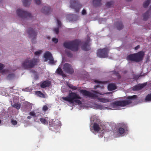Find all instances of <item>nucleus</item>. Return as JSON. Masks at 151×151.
<instances>
[{"label": "nucleus", "instance_id": "2", "mask_svg": "<svg viewBox=\"0 0 151 151\" xmlns=\"http://www.w3.org/2000/svg\"><path fill=\"white\" fill-rule=\"evenodd\" d=\"M137 96L136 95H134L131 96H128L126 99L128 100H124L123 101H115L113 102L112 105L113 106H120L124 107L132 103V100L136 99Z\"/></svg>", "mask_w": 151, "mask_h": 151}, {"label": "nucleus", "instance_id": "38", "mask_svg": "<svg viewBox=\"0 0 151 151\" xmlns=\"http://www.w3.org/2000/svg\"><path fill=\"white\" fill-rule=\"evenodd\" d=\"M29 114L33 116H36L35 113L34 111H32L29 113Z\"/></svg>", "mask_w": 151, "mask_h": 151}, {"label": "nucleus", "instance_id": "11", "mask_svg": "<svg viewBox=\"0 0 151 151\" xmlns=\"http://www.w3.org/2000/svg\"><path fill=\"white\" fill-rule=\"evenodd\" d=\"M120 126L118 130L119 134H124L125 131H127L128 127L127 124L122 123L120 124Z\"/></svg>", "mask_w": 151, "mask_h": 151}, {"label": "nucleus", "instance_id": "4", "mask_svg": "<svg viewBox=\"0 0 151 151\" xmlns=\"http://www.w3.org/2000/svg\"><path fill=\"white\" fill-rule=\"evenodd\" d=\"M62 99L72 104L74 102V101L76 99H81L82 98L76 93L71 91L69 92L68 96L63 97Z\"/></svg>", "mask_w": 151, "mask_h": 151}, {"label": "nucleus", "instance_id": "37", "mask_svg": "<svg viewBox=\"0 0 151 151\" xmlns=\"http://www.w3.org/2000/svg\"><path fill=\"white\" fill-rule=\"evenodd\" d=\"M52 41L53 42L56 44L58 42V39L56 38H53L52 39Z\"/></svg>", "mask_w": 151, "mask_h": 151}, {"label": "nucleus", "instance_id": "29", "mask_svg": "<svg viewBox=\"0 0 151 151\" xmlns=\"http://www.w3.org/2000/svg\"><path fill=\"white\" fill-rule=\"evenodd\" d=\"M145 101H151V93L148 94L145 99Z\"/></svg>", "mask_w": 151, "mask_h": 151}, {"label": "nucleus", "instance_id": "14", "mask_svg": "<svg viewBox=\"0 0 151 151\" xmlns=\"http://www.w3.org/2000/svg\"><path fill=\"white\" fill-rule=\"evenodd\" d=\"M51 84V82L49 81H45L40 83V87L42 88L49 87Z\"/></svg>", "mask_w": 151, "mask_h": 151}, {"label": "nucleus", "instance_id": "44", "mask_svg": "<svg viewBox=\"0 0 151 151\" xmlns=\"http://www.w3.org/2000/svg\"><path fill=\"white\" fill-rule=\"evenodd\" d=\"M48 107L46 105L44 106L43 107V110L44 111H45L48 110Z\"/></svg>", "mask_w": 151, "mask_h": 151}, {"label": "nucleus", "instance_id": "33", "mask_svg": "<svg viewBox=\"0 0 151 151\" xmlns=\"http://www.w3.org/2000/svg\"><path fill=\"white\" fill-rule=\"evenodd\" d=\"M113 4V2L111 1L107 2L106 4V6L107 7H110Z\"/></svg>", "mask_w": 151, "mask_h": 151}, {"label": "nucleus", "instance_id": "57", "mask_svg": "<svg viewBox=\"0 0 151 151\" xmlns=\"http://www.w3.org/2000/svg\"><path fill=\"white\" fill-rule=\"evenodd\" d=\"M139 76H137V78H139Z\"/></svg>", "mask_w": 151, "mask_h": 151}, {"label": "nucleus", "instance_id": "35", "mask_svg": "<svg viewBox=\"0 0 151 151\" xmlns=\"http://www.w3.org/2000/svg\"><path fill=\"white\" fill-rule=\"evenodd\" d=\"M94 82L98 84H104L105 83V81H101L97 80H94Z\"/></svg>", "mask_w": 151, "mask_h": 151}, {"label": "nucleus", "instance_id": "20", "mask_svg": "<svg viewBox=\"0 0 151 151\" xmlns=\"http://www.w3.org/2000/svg\"><path fill=\"white\" fill-rule=\"evenodd\" d=\"M117 29L120 30L123 28V25L121 22L116 23L115 24Z\"/></svg>", "mask_w": 151, "mask_h": 151}, {"label": "nucleus", "instance_id": "31", "mask_svg": "<svg viewBox=\"0 0 151 151\" xmlns=\"http://www.w3.org/2000/svg\"><path fill=\"white\" fill-rule=\"evenodd\" d=\"M48 60H49L50 63L52 64H54L57 62V61H55L54 60L53 57H51V58Z\"/></svg>", "mask_w": 151, "mask_h": 151}, {"label": "nucleus", "instance_id": "41", "mask_svg": "<svg viewBox=\"0 0 151 151\" xmlns=\"http://www.w3.org/2000/svg\"><path fill=\"white\" fill-rule=\"evenodd\" d=\"M11 122L12 124L13 125H15L17 124V122L14 120H12L11 121Z\"/></svg>", "mask_w": 151, "mask_h": 151}, {"label": "nucleus", "instance_id": "9", "mask_svg": "<svg viewBox=\"0 0 151 151\" xmlns=\"http://www.w3.org/2000/svg\"><path fill=\"white\" fill-rule=\"evenodd\" d=\"M63 69L65 72L70 74H72L74 72V70L72 65L68 63L64 64Z\"/></svg>", "mask_w": 151, "mask_h": 151}, {"label": "nucleus", "instance_id": "51", "mask_svg": "<svg viewBox=\"0 0 151 151\" xmlns=\"http://www.w3.org/2000/svg\"><path fill=\"white\" fill-rule=\"evenodd\" d=\"M139 47H140V46L139 45H138L136 47H135V50H137L138 48H139Z\"/></svg>", "mask_w": 151, "mask_h": 151}, {"label": "nucleus", "instance_id": "55", "mask_svg": "<svg viewBox=\"0 0 151 151\" xmlns=\"http://www.w3.org/2000/svg\"><path fill=\"white\" fill-rule=\"evenodd\" d=\"M13 87H12L11 88V89H13Z\"/></svg>", "mask_w": 151, "mask_h": 151}, {"label": "nucleus", "instance_id": "17", "mask_svg": "<svg viewBox=\"0 0 151 151\" xmlns=\"http://www.w3.org/2000/svg\"><path fill=\"white\" fill-rule=\"evenodd\" d=\"M144 86V84H138L134 86L133 89L134 91H138L142 88Z\"/></svg>", "mask_w": 151, "mask_h": 151}, {"label": "nucleus", "instance_id": "48", "mask_svg": "<svg viewBox=\"0 0 151 151\" xmlns=\"http://www.w3.org/2000/svg\"><path fill=\"white\" fill-rule=\"evenodd\" d=\"M86 10L84 9H83L82 12V14L83 15L86 14Z\"/></svg>", "mask_w": 151, "mask_h": 151}, {"label": "nucleus", "instance_id": "19", "mask_svg": "<svg viewBox=\"0 0 151 151\" xmlns=\"http://www.w3.org/2000/svg\"><path fill=\"white\" fill-rule=\"evenodd\" d=\"M52 57V54L49 51H47L44 54V57L47 60H48Z\"/></svg>", "mask_w": 151, "mask_h": 151}, {"label": "nucleus", "instance_id": "23", "mask_svg": "<svg viewBox=\"0 0 151 151\" xmlns=\"http://www.w3.org/2000/svg\"><path fill=\"white\" fill-rule=\"evenodd\" d=\"M56 72L58 74L61 75L63 77L66 76L65 75L63 71L60 67L58 68Z\"/></svg>", "mask_w": 151, "mask_h": 151}, {"label": "nucleus", "instance_id": "45", "mask_svg": "<svg viewBox=\"0 0 151 151\" xmlns=\"http://www.w3.org/2000/svg\"><path fill=\"white\" fill-rule=\"evenodd\" d=\"M148 15H146V14L143 15V19L144 20L146 21L148 18Z\"/></svg>", "mask_w": 151, "mask_h": 151}, {"label": "nucleus", "instance_id": "36", "mask_svg": "<svg viewBox=\"0 0 151 151\" xmlns=\"http://www.w3.org/2000/svg\"><path fill=\"white\" fill-rule=\"evenodd\" d=\"M74 102L78 104V105H81L82 104L81 101L78 99H76L74 101Z\"/></svg>", "mask_w": 151, "mask_h": 151}, {"label": "nucleus", "instance_id": "10", "mask_svg": "<svg viewBox=\"0 0 151 151\" xmlns=\"http://www.w3.org/2000/svg\"><path fill=\"white\" fill-rule=\"evenodd\" d=\"M27 33L29 34V37L32 38L31 41L33 42V40L36 39V38L37 32L33 29L29 28L28 30Z\"/></svg>", "mask_w": 151, "mask_h": 151}, {"label": "nucleus", "instance_id": "30", "mask_svg": "<svg viewBox=\"0 0 151 151\" xmlns=\"http://www.w3.org/2000/svg\"><path fill=\"white\" fill-rule=\"evenodd\" d=\"M67 85L69 88L73 90H76L77 89V87L76 86H74L71 84H67Z\"/></svg>", "mask_w": 151, "mask_h": 151}, {"label": "nucleus", "instance_id": "12", "mask_svg": "<svg viewBox=\"0 0 151 151\" xmlns=\"http://www.w3.org/2000/svg\"><path fill=\"white\" fill-rule=\"evenodd\" d=\"M135 62H138L142 60L145 55L143 52L140 51L137 53H134Z\"/></svg>", "mask_w": 151, "mask_h": 151}, {"label": "nucleus", "instance_id": "21", "mask_svg": "<svg viewBox=\"0 0 151 151\" xmlns=\"http://www.w3.org/2000/svg\"><path fill=\"white\" fill-rule=\"evenodd\" d=\"M127 59L128 60H131L135 62L134 54H130L128 55L127 57Z\"/></svg>", "mask_w": 151, "mask_h": 151}, {"label": "nucleus", "instance_id": "34", "mask_svg": "<svg viewBox=\"0 0 151 151\" xmlns=\"http://www.w3.org/2000/svg\"><path fill=\"white\" fill-rule=\"evenodd\" d=\"M114 74L117 77L118 79H119L121 78V76L118 72L114 71Z\"/></svg>", "mask_w": 151, "mask_h": 151}, {"label": "nucleus", "instance_id": "18", "mask_svg": "<svg viewBox=\"0 0 151 151\" xmlns=\"http://www.w3.org/2000/svg\"><path fill=\"white\" fill-rule=\"evenodd\" d=\"M116 88V86L114 83H110L108 86V89L109 91H112Z\"/></svg>", "mask_w": 151, "mask_h": 151}, {"label": "nucleus", "instance_id": "47", "mask_svg": "<svg viewBox=\"0 0 151 151\" xmlns=\"http://www.w3.org/2000/svg\"><path fill=\"white\" fill-rule=\"evenodd\" d=\"M95 88H97L100 87H101V88H104V86L103 85H102L101 86H100L99 84H98V85H97L96 86H95Z\"/></svg>", "mask_w": 151, "mask_h": 151}, {"label": "nucleus", "instance_id": "26", "mask_svg": "<svg viewBox=\"0 0 151 151\" xmlns=\"http://www.w3.org/2000/svg\"><path fill=\"white\" fill-rule=\"evenodd\" d=\"M101 0H93V3L96 6H100L101 4Z\"/></svg>", "mask_w": 151, "mask_h": 151}, {"label": "nucleus", "instance_id": "56", "mask_svg": "<svg viewBox=\"0 0 151 151\" xmlns=\"http://www.w3.org/2000/svg\"><path fill=\"white\" fill-rule=\"evenodd\" d=\"M1 123V120H0V124Z\"/></svg>", "mask_w": 151, "mask_h": 151}, {"label": "nucleus", "instance_id": "22", "mask_svg": "<svg viewBox=\"0 0 151 151\" xmlns=\"http://www.w3.org/2000/svg\"><path fill=\"white\" fill-rule=\"evenodd\" d=\"M23 5L25 6H29L31 2V0H22Z\"/></svg>", "mask_w": 151, "mask_h": 151}, {"label": "nucleus", "instance_id": "24", "mask_svg": "<svg viewBox=\"0 0 151 151\" xmlns=\"http://www.w3.org/2000/svg\"><path fill=\"white\" fill-rule=\"evenodd\" d=\"M35 93L40 97L43 98L45 97V95L40 91H35Z\"/></svg>", "mask_w": 151, "mask_h": 151}, {"label": "nucleus", "instance_id": "8", "mask_svg": "<svg viewBox=\"0 0 151 151\" xmlns=\"http://www.w3.org/2000/svg\"><path fill=\"white\" fill-rule=\"evenodd\" d=\"M70 7L75 9L76 12H78L82 6L78 0H70Z\"/></svg>", "mask_w": 151, "mask_h": 151}, {"label": "nucleus", "instance_id": "53", "mask_svg": "<svg viewBox=\"0 0 151 151\" xmlns=\"http://www.w3.org/2000/svg\"><path fill=\"white\" fill-rule=\"evenodd\" d=\"M47 39H50V37H49V36L47 37Z\"/></svg>", "mask_w": 151, "mask_h": 151}, {"label": "nucleus", "instance_id": "40", "mask_svg": "<svg viewBox=\"0 0 151 151\" xmlns=\"http://www.w3.org/2000/svg\"><path fill=\"white\" fill-rule=\"evenodd\" d=\"M54 31L57 34H58L59 32V27L55 28Z\"/></svg>", "mask_w": 151, "mask_h": 151}, {"label": "nucleus", "instance_id": "13", "mask_svg": "<svg viewBox=\"0 0 151 151\" xmlns=\"http://www.w3.org/2000/svg\"><path fill=\"white\" fill-rule=\"evenodd\" d=\"M89 40H88L85 42L83 43L81 47L83 50L84 51H88L90 50V47L89 45Z\"/></svg>", "mask_w": 151, "mask_h": 151}, {"label": "nucleus", "instance_id": "52", "mask_svg": "<svg viewBox=\"0 0 151 151\" xmlns=\"http://www.w3.org/2000/svg\"><path fill=\"white\" fill-rule=\"evenodd\" d=\"M31 117L30 116H28L27 117V118L28 119H31Z\"/></svg>", "mask_w": 151, "mask_h": 151}, {"label": "nucleus", "instance_id": "28", "mask_svg": "<svg viewBox=\"0 0 151 151\" xmlns=\"http://www.w3.org/2000/svg\"><path fill=\"white\" fill-rule=\"evenodd\" d=\"M40 121L43 124H48V122L46 119L43 118H41L40 119Z\"/></svg>", "mask_w": 151, "mask_h": 151}, {"label": "nucleus", "instance_id": "32", "mask_svg": "<svg viewBox=\"0 0 151 151\" xmlns=\"http://www.w3.org/2000/svg\"><path fill=\"white\" fill-rule=\"evenodd\" d=\"M12 106L18 110L20 108L21 105L20 104H14Z\"/></svg>", "mask_w": 151, "mask_h": 151}, {"label": "nucleus", "instance_id": "5", "mask_svg": "<svg viewBox=\"0 0 151 151\" xmlns=\"http://www.w3.org/2000/svg\"><path fill=\"white\" fill-rule=\"evenodd\" d=\"M93 93L89 92L88 97H91L93 99H97L99 101L104 103L109 102L110 101L109 99L108 98H104L99 97V96L100 95H102L96 91H93Z\"/></svg>", "mask_w": 151, "mask_h": 151}, {"label": "nucleus", "instance_id": "49", "mask_svg": "<svg viewBox=\"0 0 151 151\" xmlns=\"http://www.w3.org/2000/svg\"><path fill=\"white\" fill-rule=\"evenodd\" d=\"M14 74H9L8 76V78H10L11 77H14Z\"/></svg>", "mask_w": 151, "mask_h": 151}, {"label": "nucleus", "instance_id": "25", "mask_svg": "<svg viewBox=\"0 0 151 151\" xmlns=\"http://www.w3.org/2000/svg\"><path fill=\"white\" fill-rule=\"evenodd\" d=\"M79 91L80 93H82L83 95L88 96L89 93V91L83 89L80 90Z\"/></svg>", "mask_w": 151, "mask_h": 151}, {"label": "nucleus", "instance_id": "43", "mask_svg": "<svg viewBox=\"0 0 151 151\" xmlns=\"http://www.w3.org/2000/svg\"><path fill=\"white\" fill-rule=\"evenodd\" d=\"M41 51L40 50L38 51H36L35 53V54L36 55H39L41 53Z\"/></svg>", "mask_w": 151, "mask_h": 151}, {"label": "nucleus", "instance_id": "27", "mask_svg": "<svg viewBox=\"0 0 151 151\" xmlns=\"http://www.w3.org/2000/svg\"><path fill=\"white\" fill-rule=\"evenodd\" d=\"M150 2V0H147L145 1L143 4V7L145 8H147Z\"/></svg>", "mask_w": 151, "mask_h": 151}, {"label": "nucleus", "instance_id": "16", "mask_svg": "<svg viewBox=\"0 0 151 151\" xmlns=\"http://www.w3.org/2000/svg\"><path fill=\"white\" fill-rule=\"evenodd\" d=\"M93 128L95 132H98L101 129L99 127V123L94 122L93 125Z\"/></svg>", "mask_w": 151, "mask_h": 151}, {"label": "nucleus", "instance_id": "39", "mask_svg": "<svg viewBox=\"0 0 151 151\" xmlns=\"http://www.w3.org/2000/svg\"><path fill=\"white\" fill-rule=\"evenodd\" d=\"M57 19V21L58 26L59 27H60L61 26V22L58 19Z\"/></svg>", "mask_w": 151, "mask_h": 151}, {"label": "nucleus", "instance_id": "1", "mask_svg": "<svg viewBox=\"0 0 151 151\" xmlns=\"http://www.w3.org/2000/svg\"><path fill=\"white\" fill-rule=\"evenodd\" d=\"M80 42L78 40L69 42H65L63 45L65 48L70 50L72 51L76 52L78 51Z\"/></svg>", "mask_w": 151, "mask_h": 151}, {"label": "nucleus", "instance_id": "42", "mask_svg": "<svg viewBox=\"0 0 151 151\" xmlns=\"http://www.w3.org/2000/svg\"><path fill=\"white\" fill-rule=\"evenodd\" d=\"M66 52L67 54V55L68 56V57H71L72 56V54L70 53V52H67L66 51Z\"/></svg>", "mask_w": 151, "mask_h": 151}, {"label": "nucleus", "instance_id": "6", "mask_svg": "<svg viewBox=\"0 0 151 151\" xmlns=\"http://www.w3.org/2000/svg\"><path fill=\"white\" fill-rule=\"evenodd\" d=\"M17 15L20 18L23 19L31 18L32 15L29 13L24 11L22 9H18L17 10Z\"/></svg>", "mask_w": 151, "mask_h": 151}, {"label": "nucleus", "instance_id": "46", "mask_svg": "<svg viewBox=\"0 0 151 151\" xmlns=\"http://www.w3.org/2000/svg\"><path fill=\"white\" fill-rule=\"evenodd\" d=\"M35 2L36 4H40L41 3L40 0H35Z\"/></svg>", "mask_w": 151, "mask_h": 151}, {"label": "nucleus", "instance_id": "7", "mask_svg": "<svg viewBox=\"0 0 151 151\" xmlns=\"http://www.w3.org/2000/svg\"><path fill=\"white\" fill-rule=\"evenodd\" d=\"M109 49L108 48L99 49L97 53V55L101 58H105L108 56Z\"/></svg>", "mask_w": 151, "mask_h": 151}, {"label": "nucleus", "instance_id": "50", "mask_svg": "<svg viewBox=\"0 0 151 151\" xmlns=\"http://www.w3.org/2000/svg\"><path fill=\"white\" fill-rule=\"evenodd\" d=\"M4 65L0 63V70H2L4 68Z\"/></svg>", "mask_w": 151, "mask_h": 151}, {"label": "nucleus", "instance_id": "15", "mask_svg": "<svg viewBox=\"0 0 151 151\" xmlns=\"http://www.w3.org/2000/svg\"><path fill=\"white\" fill-rule=\"evenodd\" d=\"M41 11L44 14H48L50 13L51 10L50 7L45 6L42 8Z\"/></svg>", "mask_w": 151, "mask_h": 151}, {"label": "nucleus", "instance_id": "54", "mask_svg": "<svg viewBox=\"0 0 151 151\" xmlns=\"http://www.w3.org/2000/svg\"><path fill=\"white\" fill-rule=\"evenodd\" d=\"M125 0L127 1H132V0Z\"/></svg>", "mask_w": 151, "mask_h": 151}, {"label": "nucleus", "instance_id": "3", "mask_svg": "<svg viewBox=\"0 0 151 151\" xmlns=\"http://www.w3.org/2000/svg\"><path fill=\"white\" fill-rule=\"evenodd\" d=\"M38 61V60L37 59L27 58L22 63V66L26 69L32 68L36 64Z\"/></svg>", "mask_w": 151, "mask_h": 151}]
</instances>
